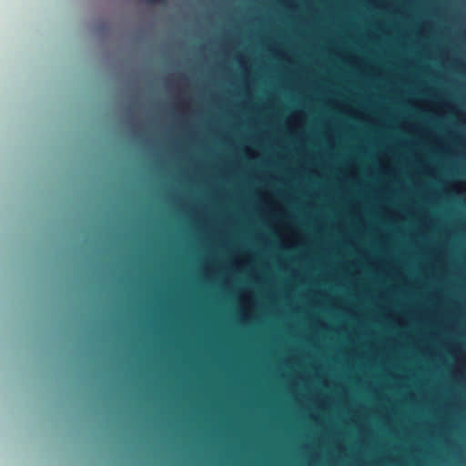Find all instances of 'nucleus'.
<instances>
[{
	"instance_id": "f257e3e1",
	"label": "nucleus",
	"mask_w": 466,
	"mask_h": 466,
	"mask_svg": "<svg viewBox=\"0 0 466 466\" xmlns=\"http://www.w3.org/2000/svg\"><path fill=\"white\" fill-rule=\"evenodd\" d=\"M147 3H150V4H155V3H157V4H166L167 0H146Z\"/></svg>"
}]
</instances>
